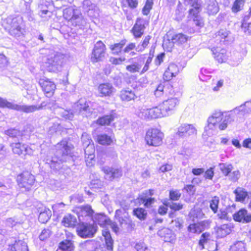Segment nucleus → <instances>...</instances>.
<instances>
[{
	"label": "nucleus",
	"instance_id": "1",
	"mask_svg": "<svg viewBox=\"0 0 251 251\" xmlns=\"http://www.w3.org/2000/svg\"><path fill=\"white\" fill-rule=\"evenodd\" d=\"M251 113V100L245 101L230 111L215 110L207 120V126L204 129L207 131L217 126L221 130H225L227 126L233 122L236 118H243Z\"/></svg>",
	"mask_w": 251,
	"mask_h": 251
},
{
	"label": "nucleus",
	"instance_id": "2",
	"mask_svg": "<svg viewBox=\"0 0 251 251\" xmlns=\"http://www.w3.org/2000/svg\"><path fill=\"white\" fill-rule=\"evenodd\" d=\"M54 156H48L47 163L51 168L58 170L61 168L60 164L72 159V146L69 144L66 140H62L55 146Z\"/></svg>",
	"mask_w": 251,
	"mask_h": 251
},
{
	"label": "nucleus",
	"instance_id": "3",
	"mask_svg": "<svg viewBox=\"0 0 251 251\" xmlns=\"http://www.w3.org/2000/svg\"><path fill=\"white\" fill-rule=\"evenodd\" d=\"M204 214L200 208L191 210L188 215V221L193 222L188 226V231L192 233L200 234L209 227L210 223L207 220L198 222L199 219L203 218Z\"/></svg>",
	"mask_w": 251,
	"mask_h": 251
},
{
	"label": "nucleus",
	"instance_id": "4",
	"mask_svg": "<svg viewBox=\"0 0 251 251\" xmlns=\"http://www.w3.org/2000/svg\"><path fill=\"white\" fill-rule=\"evenodd\" d=\"M3 25L9 35L16 38H22L25 34V25L20 16H9L4 21Z\"/></svg>",
	"mask_w": 251,
	"mask_h": 251
},
{
	"label": "nucleus",
	"instance_id": "5",
	"mask_svg": "<svg viewBox=\"0 0 251 251\" xmlns=\"http://www.w3.org/2000/svg\"><path fill=\"white\" fill-rule=\"evenodd\" d=\"M63 17L70 24L77 29H84L87 26V20L80 11L74 7H69L63 10Z\"/></svg>",
	"mask_w": 251,
	"mask_h": 251
},
{
	"label": "nucleus",
	"instance_id": "6",
	"mask_svg": "<svg viewBox=\"0 0 251 251\" xmlns=\"http://www.w3.org/2000/svg\"><path fill=\"white\" fill-rule=\"evenodd\" d=\"M68 61V56L67 54L53 51L47 56L45 66L49 72H55L61 71Z\"/></svg>",
	"mask_w": 251,
	"mask_h": 251
},
{
	"label": "nucleus",
	"instance_id": "7",
	"mask_svg": "<svg viewBox=\"0 0 251 251\" xmlns=\"http://www.w3.org/2000/svg\"><path fill=\"white\" fill-rule=\"evenodd\" d=\"M48 105L47 102H42L41 104L38 105H20L8 101L7 100L0 98V107H7L12 109L16 110L17 111H23L25 113H30L35 111L42 108L43 107ZM49 107H52L53 109L56 107V103L55 101L50 100L48 103Z\"/></svg>",
	"mask_w": 251,
	"mask_h": 251
},
{
	"label": "nucleus",
	"instance_id": "8",
	"mask_svg": "<svg viewBox=\"0 0 251 251\" xmlns=\"http://www.w3.org/2000/svg\"><path fill=\"white\" fill-rule=\"evenodd\" d=\"M174 76H175V75L172 74L169 69H167L165 71L163 74V79L165 81L158 85L154 91V95L156 97H160L163 95H172L174 93L173 86L168 82Z\"/></svg>",
	"mask_w": 251,
	"mask_h": 251
},
{
	"label": "nucleus",
	"instance_id": "9",
	"mask_svg": "<svg viewBox=\"0 0 251 251\" xmlns=\"http://www.w3.org/2000/svg\"><path fill=\"white\" fill-rule=\"evenodd\" d=\"M90 101H87L85 99L79 100L74 104V113L87 118L95 117L96 116V112L90 106Z\"/></svg>",
	"mask_w": 251,
	"mask_h": 251
},
{
	"label": "nucleus",
	"instance_id": "10",
	"mask_svg": "<svg viewBox=\"0 0 251 251\" xmlns=\"http://www.w3.org/2000/svg\"><path fill=\"white\" fill-rule=\"evenodd\" d=\"M97 226L94 223H87L85 222H80L76 228L79 236L83 238L93 237L97 231Z\"/></svg>",
	"mask_w": 251,
	"mask_h": 251
},
{
	"label": "nucleus",
	"instance_id": "11",
	"mask_svg": "<svg viewBox=\"0 0 251 251\" xmlns=\"http://www.w3.org/2000/svg\"><path fill=\"white\" fill-rule=\"evenodd\" d=\"M163 134L157 128L148 130L145 136V141L149 146H158L162 143Z\"/></svg>",
	"mask_w": 251,
	"mask_h": 251
},
{
	"label": "nucleus",
	"instance_id": "12",
	"mask_svg": "<svg viewBox=\"0 0 251 251\" xmlns=\"http://www.w3.org/2000/svg\"><path fill=\"white\" fill-rule=\"evenodd\" d=\"M17 180L21 188L29 191L34 183L35 179L30 173L24 172L18 176Z\"/></svg>",
	"mask_w": 251,
	"mask_h": 251
},
{
	"label": "nucleus",
	"instance_id": "13",
	"mask_svg": "<svg viewBox=\"0 0 251 251\" xmlns=\"http://www.w3.org/2000/svg\"><path fill=\"white\" fill-rule=\"evenodd\" d=\"M178 103L179 100L176 98H171L164 100L160 105L164 116H168L173 114Z\"/></svg>",
	"mask_w": 251,
	"mask_h": 251
},
{
	"label": "nucleus",
	"instance_id": "14",
	"mask_svg": "<svg viewBox=\"0 0 251 251\" xmlns=\"http://www.w3.org/2000/svg\"><path fill=\"white\" fill-rule=\"evenodd\" d=\"M197 134V129L193 125L183 124L177 128L176 136L181 138H187Z\"/></svg>",
	"mask_w": 251,
	"mask_h": 251
},
{
	"label": "nucleus",
	"instance_id": "15",
	"mask_svg": "<svg viewBox=\"0 0 251 251\" xmlns=\"http://www.w3.org/2000/svg\"><path fill=\"white\" fill-rule=\"evenodd\" d=\"M106 47L105 45L101 41H99L94 46L91 60L93 62H97L101 60L104 56Z\"/></svg>",
	"mask_w": 251,
	"mask_h": 251
},
{
	"label": "nucleus",
	"instance_id": "16",
	"mask_svg": "<svg viewBox=\"0 0 251 251\" xmlns=\"http://www.w3.org/2000/svg\"><path fill=\"white\" fill-rule=\"evenodd\" d=\"M94 211L89 205L81 206L77 208V217L80 222L92 220Z\"/></svg>",
	"mask_w": 251,
	"mask_h": 251
},
{
	"label": "nucleus",
	"instance_id": "17",
	"mask_svg": "<svg viewBox=\"0 0 251 251\" xmlns=\"http://www.w3.org/2000/svg\"><path fill=\"white\" fill-rule=\"evenodd\" d=\"M39 84L46 97H50L53 95L56 86L52 81L47 78H42L39 79Z\"/></svg>",
	"mask_w": 251,
	"mask_h": 251
},
{
	"label": "nucleus",
	"instance_id": "18",
	"mask_svg": "<svg viewBox=\"0 0 251 251\" xmlns=\"http://www.w3.org/2000/svg\"><path fill=\"white\" fill-rule=\"evenodd\" d=\"M11 147L12 149L13 152L15 154L18 155H31L33 153V150L27 145L22 144L19 142L17 143H12L11 144Z\"/></svg>",
	"mask_w": 251,
	"mask_h": 251
},
{
	"label": "nucleus",
	"instance_id": "19",
	"mask_svg": "<svg viewBox=\"0 0 251 251\" xmlns=\"http://www.w3.org/2000/svg\"><path fill=\"white\" fill-rule=\"evenodd\" d=\"M235 221L248 223L251 222V213L245 208H241L232 215Z\"/></svg>",
	"mask_w": 251,
	"mask_h": 251
},
{
	"label": "nucleus",
	"instance_id": "20",
	"mask_svg": "<svg viewBox=\"0 0 251 251\" xmlns=\"http://www.w3.org/2000/svg\"><path fill=\"white\" fill-rule=\"evenodd\" d=\"M186 4L190 5L192 8L189 9L190 16H194L197 18L198 14L201 10V0H184Z\"/></svg>",
	"mask_w": 251,
	"mask_h": 251
},
{
	"label": "nucleus",
	"instance_id": "21",
	"mask_svg": "<svg viewBox=\"0 0 251 251\" xmlns=\"http://www.w3.org/2000/svg\"><path fill=\"white\" fill-rule=\"evenodd\" d=\"M115 217L119 222L120 225H130L132 223V221L130 218L127 211L122 210L121 209L116 210L115 212Z\"/></svg>",
	"mask_w": 251,
	"mask_h": 251
},
{
	"label": "nucleus",
	"instance_id": "22",
	"mask_svg": "<svg viewBox=\"0 0 251 251\" xmlns=\"http://www.w3.org/2000/svg\"><path fill=\"white\" fill-rule=\"evenodd\" d=\"M102 170L106 175V179L109 180H112L115 178H119L122 175V172L120 168L104 166L102 168Z\"/></svg>",
	"mask_w": 251,
	"mask_h": 251
},
{
	"label": "nucleus",
	"instance_id": "23",
	"mask_svg": "<svg viewBox=\"0 0 251 251\" xmlns=\"http://www.w3.org/2000/svg\"><path fill=\"white\" fill-rule=\"evenodd\" d=\"M145 29V21L140 18H137L136 23L132 28L131 32L135 38L141 37Z\"/></svg>",
	"mask_w": 251,
	"mask_h": 251
},
{
	"label": "nucleus",
	"instance_id": "24",
	"mask_svg": "<svg viewBox=\"0 0 251 251\" xmlns=\"http://www.w3.org/2000/svg\"><path fill=\"white\" fill-rule=\"evenodd\" d=\"M215 38L220 42L227 44L232 41V37L230 31L226 29H220L215 33Z\"/></svg>",
	"mask_w": 251,
	"mask_h": 251
},
{
	"label": "nucleus",
	"instance_id": "25",
	"mask_svg": "<svg viewBox=\"0 0 251 251\" xmlns=\"http://www.w3.org/2000/svg\"><path fill=\"white\" fill-rule=\"evenodd\" d=\"M130 62L131 64L126 66V70L131 73H135L141 70L144 63V58L141 57L138 59H132Z\"/></svg>",
	"mask_w": 251,
	"mask_h": 251
},
{
	"label": "nucleus",
	"instance_id": "26",
	"mask_svg": "<svg viewBox=\"0 0 251 251\" xmlns=\"http://www.w3.org/2000/svg\"><path fill=\"white\" fill-rule=\"evenodd\" d=\"M102 234L105 239V244L101 247L102 251H113V240H112L110 232L105 229L102 230Z\"/></svg>",
	"mask_w": 251,
	"mask_h": 251
},
{
	"label": "nucleus",
	"instance_id": "27",
	"mask_svg": "<svg viewBox=\"0 0 251 251\" xmlns=\"http://www.w3.org/2000/svg\"><path fill=\"white\" fill-rule=\"evenodd\" d=\"M83 8L87 15L92 18L96 17L98 14L97 7L89 0H84L83 2Z\"/></svg>",
	"mask_w": 251,
	"mask_h": 251
},
{
	"label": "nucleus",
	"instance_id": "28",
	"mask_svg": "<svg viewBox=\"0 0 251 251\" xmlns=\"http://www.w3.org/2000/svg\"><path fill=\"white\" fill-rule=\"evenodd\" d=\"M93 223L97 226L99 225L100 226L106 227L108 224L111 223V220L105 214L102 213H98L95 214L92 219Z\"/></svg>",
	"mask_w": 251,
	"mask_h": 251
},
{
	"label": "nucleus",
	"instance_id": "29",
	"mask_svg": "<svg viewBox=\"0 0 251 251\" xmlns=\"http://www.w3.org/2000/svg\"><path fill=\"white\" fill-rule=\"evenodd\" d=\"M157 234L166 242H172L176 238V236L173 231L167 228L159 230Z\"/></svg>",
	"mask_w": 251,
	"mask_h": 251
},
{
	"label": "nucleus",
	"instance_id": "30",
	"mask_svg": "<svg viewBox=\"0 0 251 251\" xmlns=\"http://www.w3.org/2000/svg\"><path fill=\"white\" fill-rule=\"evenodd\" d=\"M114 89L112 84L109 83L100 84L98 87V91L100 97L110 96Z\"/></svg>",
	"mask_w": 251,
	"mask_h": 251
},
{
	"label": "nucleus",
	"instance_id": "31",
	"mask_svg": "<svg viewBox=\"0 0 251 251\" xmlns=\"http://www.w3.org/2000/svg\"><path fill=\"white\" fill-rule=\"evenodd\" d=\"M9 247L11 251H28L27 243L23 240H15V243Z\"/></svg>",
	"mask_w": 251,
	"mask_h": 251
},
{
	"label": "nucleus",
	"instance_id": "32",
	"mask_svg": "<svg viewBox=\"0 0 251 251\" xmlns=\"http://www.w3.org/2000/svg\"><path fill=\"white\" fill-rule=\"evenodd\" d=\"M211 52L214 56V58L219 63H222L225 61L226 59V50L217 48H213L211 50Z\"/></svg>",
	"mask_w": 251,
	"mask_h": 251
},
{
	"label": "nucleus",
	"instance_id": "33",
	"mask_svg": "<svg viewBox=\"0 0 251 251\" xmlns=\"http://www.w3.org/2000/svg\"><path fill=\"white\" fill-rule=\"evenodd\" d=\"M115 113L112 112L109 115H105L99 117L97 120V124L100 126L109 125L114 120L115 116Z\"/></svg>",
	"mask_w": 251,
	"mask_h": 251
},
{
	"label": "nucleus",
	"instance_id": "34",
	"mask_svg": "<svg viewBox=\"0 0 251 251\" xmlns=\"http://www.w3.org/2000/svg\"><path fill=\"white\" fill-rule=\"evenodd\" d=\"M188 37L183 33L174 35L171 38V42H169L172 47L174 44L180 45L185 43L188 40Z\"/></svg>",
	"mask_w": 251,
	"mask_h": 251
},
{
	"label": "nucleus",
	"instance_id": "35",
	"mask_svg": "<svg viewBox=\"0 0 251 251\" xmlns=\"http://www.w3.org/2000/svg\"><path fill=\"white\" fill-rule=\"evenodd\" d=\"M206 10L209 15L216 14L219 10V7L216 0H209L207 3Z\"/></svg>",
	"mask_w": 251,
	"mask_h": 251
},
{
	"label": "nucleus",
	"instance_id": "36",
	"mask_svg": "<svg viewBox=\"0 0 251 251\" xmlns=\"http://www.w3.org/2000/svg\"><path fill=\"white\" fill-rule=\"evenodd\" d=\"M88 143L89 144L86 143V145H87V147L84 150V152H85V157L86 158V161L87 165H89L88 163V160H92L94 157V152L95 150L94 148V145L93 144H90V141L88 139ZM90 163V162H89Z\"/></svg>",
	"mask_w": 251,
	"mask_h": 251
},
{
	"label": "nucleus",
	"instance_id": "37",
	"mask_svg": "<svg viewBox=\"0 0 251 251\" xmlns=\"http://www.w3.org/2000/svg\"><path fill=\"white\" fill-rule=\"evenodd\" d=\"M62 223L66 227H74L76 225L77 222L75 216L67 214L64 217Z\"/></svg>",
	"mask_w": 251,
	"mask_h": 251
},
{
	"label": "nucleus",
	"instance_id": "38",
	"mask_svg": "<svg viewBox=\"0 0 251 251\" xmlns=\"http://www.w3.org/2000/svg\"><path fill=\"white\" fill-rule=\"evenodd\" d=\"M149 110L150 120L165 117L160 105L158 106L149 108Z\"/></svg>",
	"mask_w": 251,
	"mask_h": 251
},
{
	"label": "nucleus",
	"instance_id": "39",
	"mask_svg": "<svg viewBox=\"0 0 251 251\" xmlns=\"http://www.w3.org/2000/svg\"><path fill=\"white\" fill-rule=\"evenodd\" d=\"M235 209V205L234 204L232 205H229L225 209H221L217 214V216L220 219L228 220L229 219L228 213L232 212V211Z\"/></svg>",
	"mask_w": 251,
	"mask_h": 251
},
{
	"label": "nucleus",
	"instance_id": "40",
	"mask_svg": "<svg viewBox=\"0 0 251 251\" xmlns=\"http://www.w3.org/2000/svg\"><path fill=\"white\" fill-rule=\"evenodd\" d=\"M236 201L243 202L248 196V193L245 190L241 187L237 188L234 191Z\"/></svg>",
	"mask_w": 251,
	"mask_h": 251
},
{
	"label": "nucleus",
	"instance_id": "41",
	"mask_svg": "<svg viewBox=\"0 0 251 251\" xmlns=\"http://www.w3.org/2000/svg\"><path fill=\"white\" fill-rule=\"evenodd\" d=\"M74 249L72 242L70 240H65L59 243L56 251H73Z\"/></svg>",
	"mask_w": 251,
	"mask_h": 251
},
{
	"label": "nucleus",
	"instance_id": "42",
	"mask_svg": "<svg viewBox=\"0 0 251 251\" xmlns=\"http://www.w3.org/2000/svg\"><path fill=\"white\" fill-rule=\"evenodd\" d=\"M51 216V211L49 209L45 207L40 212L38 216L39 221L43 224L46 223L50 219Z\"/></svg>",
	"mask_w": 251,
	"mask_h": 251
},
{
	"label": "nucleus",
	"instance_id": "43",
	"mask_svg": "<svg viewBox=\"0 0 251 251\" xmlns=\"http://www.w3.org/2000/svg\"><path fill=\"white\" fill-rule=\"evenodd\" d=\"M126 40L124 39L121 40L118 43H115L110 46V49L112 51V53L115 55H118L123 51L122 49L126 45Z\"/></svg>",
	"mask_w": 251,
	"mask_h": 251
},
{
	"label": "nucleus",
	"instance_id": "44",
	"mask_svg": "<svg viewBox=\"0 0 251 251\" xmlns=\"http://www.w3.org/2000/svg\"><path fill=\"white\" fill-rule=\"evenodd\" d=\"M97 141L102 145H110L113 142V138L106 134H101L98 135Z\"/></svg>",
	"mask_w": 251,
	"mask_h": 251
},
{
	"label": "nucleus",
	"instance_id": "45",
	"mask_svg": "<svg viewBox=\"0 0 251 251\" xmlns=\"http://www.w3.org/2000/svg\"><path fill=\"white\" fill-rule=\"evenodd\" d=\"M132 214L141 221L145 220L147 216L146 210L141 207H137L133 209Z\"/></svg>",
	"mask_w": 251,
	"mask_h": 251
},
{
	"label": "nucleus",
	"instance_id": "46",
	"mask_svg": "<svg viewBox=\"0 0 251 251\" xmlns=\"http://www.w3.org/2000/svg\"><path fill=\"white\" fill-rule=\"evenodd\" d=\"M135 97V95L133 91L131 90H123L120 93V98L122 100L129 101L133 100Z\"/></svg>",
	"mask_w": 251,
	"mask_h": 251
},
{
	"label": "nucleus",
	"instance_id": "47",
	"mask_svg": "<svg viewBox=\"0 0 251 251\" xmlns=\"http://www.w3.org/2000/svg\"><path fill=\"white\" fill-rule=\"evenodd\" d=\"M137 114L142 119L150 120L149 108L146 106L139 107Z\"/></svg>",
	"mask_w": 251,
	"mask_h": 251
},
{
	"label": "nucleus",
	"instance_id": "48",
	"mask_svg": "<svg viewBox=\"0 0 251 251\" xmlns=\"http://www.w3.org/2000/svg\"><path fill=\"white\" fill-rule=\"evenodd\" d=\"M210 233L208 232H204L202 233L200 239L199 241L198 249L202 251L204 249V245L209 240Z\"/></svg>",
	"mask_w": 251,
	"mask_h": 251
},
{
	"label": "nucleus",
	"instance_id": "49",
	"mask_svg": "<svg viewBox=\"0 0 251 251\" xmlns=\"http://www.w3.org/2000/svg\"><path fill=\"white\" fill-rule=\"evenodd\" d=\"M219 167L222 173L225 176H227L233 169V166L230 163H219Z\"/></svg>",
	"mask_w": 251,
	"mask_h": 251
},
{
	"label": "nucleus",
	"instance_id": "50",
	"mask_svg": "<svg viewBox=\"0 0 251 251\" xmlns=\"http://www.w3.org/2000/svg\"><path fill=\"white\" fill-rule=\"evenodd\" d=\"M246 0H235L233 4L231 10L233 13H237L243 9Z\"/></svg>",
	"mask_w": 251,
	"mask_h": 251
},
{
	"label": "nucleus",
	"instance_id": "51",
	"mask_svg": "<svg viewBox=\"0 0 251 251\" xmlns=\"http://www.w3.org/2000/svg\"><path fill=\"white\" fill-rule=\"evenodd\" d=\"M5 134L12 138L21 137L22 133L20 130L16 128H10L5 131Z\"/></svg>",
	"mask_w": 251,
	"mask_h": 251
},
{
	"label": "nucleus",
	"instance_id": "52",
	"mask_svg": "<svg viewBox=\"0 0 251 251\" xmlns=\"http://www.w3.org/2000/svg\"><path fill=\"white\" fill-rule=\"evenodd\" d=\"M219 201V198L217 196H215L209 201L210 208L214 213H216L218 212Z\"/></svg>",
	"mask_w": 251,
	"mask_h": 251
},
{
	"label": "nucleus",
	"instance_id": "53",
	"mask_svg": "<svg viewBox=\"0 0 251 251\" xmlns=\"http://www.w3.org/2000/svg\"><path fill=\"white\" fill-rule=\"evenodd\" d=\"M245 244L243 241H237L230 247L231 251H245Z\"/></svg>",
	"mask_w": 251,
	"mask_h": 251
},
{
	"label": "nucleus",
	"instance_id": "54",
	"mask_svg": "<svg viewBox=\"0 0 251 251\" xmlns=\"http://www.w3.org/2000/svg\"><path fill=\"white\" fill-rule=\"evenodd\" d=\"M58 112L60 116L66 120H71L74 118V114L70 111L66 110L63 108H59Z\"/></svg>",
	"mask_w": 251,
	"mask_h": 251
},
{
	"label": "nucleus",
	"instance_id": "55",
	"mask_svg": "<svg viewBox=\"0 0 251 251\" xmlns=\"http://www.w3.org/2000/svg\"><path fill=\"white\" fill-rule=\"evenodd\" d=\"M141 201L146 207L149 208L154 203L155 199L145 196L141 197Z\"/></svg>",
	"mask_w": 251,
	"mask_h": 251
},
{
	"label": "nucleus",
	"instance_id": "56",
	"mask_svg": "<svg viewBox=\"0 0 251 251\" xmlns=\"http://www.w3.org/2000/svg\"><path fill=\"white\" fill-rule=\"evenodd\" d=\"M151 38L150 35L146 36L141 45H138L136 48V51H143L148 45L149 41Z\"/></svg>",
	"mask_w": 251,
	"mask_h": 251
},
{
	"label": "nucleus",
	"instance_id": "57",
	"mask_svg": "<svg viewBox=\"0 0 251 251\" xmlns=\"http://www.w3.org/2000/svg\"><path fill=\"white\" fill-rule=\"evenodd\" d=\"M22 222L16 217L9 218L6 220L5 225L6 226L13 227L17 224H21Z\"/></svg>",
	"mask_w": 251,
	"mask_h": 251
},
{
	"label": "nucleus",
	"instance_id": "58",
	"mask_svg": "<svg viewBox=\"0 0 251 251\" xmlns=\"http://www.w3.org/2000/svg\"><path fill=\"white\" fill-rule=\"evenodd\" d=\"M218 232L222 236H225L230 233L231 229L228 225L224 224L219 228Z\"/></svg>",
	"mask_w": 251,
	"mask_h": 251
},
{
	"label": "nucleus",
	"instance_id": "59",
	"mask_svg": "<svg viewBox=\"0 0 251 251\" xmlns=\"http://www.w3.org/2000/svg\"><path fill=\"white\" fill-rule=\"evenodd\" d=\"M170 199L172 201H177L181 197V193L179 190H170L169 193Z\"/></svg>",
	"mask_w": 251,
	"mask_h": 251
},
{
	"label": "nucleus",
	"instance_id": "60",
	"mask_svg": "<svg viewBox=\"0 0 251 251\" xmlns=\"http://www.w3.org/2000/svg\"><path fill=\"white\" fill-rule=\"evenodd\" d=\"M51 233V231L50 229H44L40 234L39 235V238L41 241H45L50 237Z\"/></svg>",
	"mask_w": 251,
	"mask_h": 251
},
{
	"label": "nucleus",
	"instance_id": "61",
	"mask_svg": "<svg viewBox=\"0 0 251 251\" xmlns=\"http://www.w3.org/2000/svg\"><path fill=\"white\" fill-rule=\"evenodd\" d=\"M167 206L169 207L172 210L174 211H178L181 209L183 208V204L181 203L177 202H168L167 204Z\"/></svg>",
	"mask_w": 251,
	"mask_h": 251
},
{
	"label": "nucleus",
	"instance_id": "62",
	"mask_svg": "<svg viewBox=\"0 0 251 251\" xmlns=\"http://www.w3.org/2000/svg\"><path fill=\"white\" fill-rule=\"evenodd\" d=\"M240 176V173L239 171H234L232 172H231L227 176H228V178L231 181L233 182H236L239 178Z\"/></svg>",
	"mask_w": 251,
	"mask_h": 251
},
{
	"label": "nucleus",
	"instance_id": "63",
	"mask_svg": "<svg viewBox=\"0 0 251 251\" xmlns=\"http://www.w3.org/2000/svg\"><path fill=\"white\" fill-rule=\"evenodd\" d=\"M135 249L137 251H150V249L147 245L142 242L137 243L135 244Z\"/></svg>",
	"mask_w": 251,
	"mask_h": 251
},
{
	"label": "nucleus",
	"instance_id": "64",
	"mask_svg": "<svg viewBox=\"0 0 251 251\" xmlns=\"http://www.w3.org/2000/svg\"><path fill=\"white\" fill-rule=\"evenodd\" d=\"M241 27L246 34H251V22L248 23H242Z\"/></svg>",
	"mask_w": 251,
	"mask_h": 251
}]
</instances>
